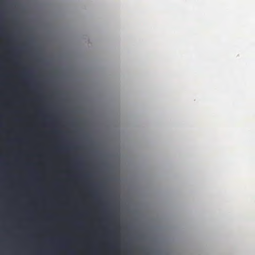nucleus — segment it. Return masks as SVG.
<instances>
[{"instance_id":"nucleus-1","label":"nucleus","mask_w":255,"mask_h":255,"mask_svg":"<svg viewBox=\"0 0 255 255\" xmlns=\"http://www.w3.org/2000/svg\"><path fill=\"white\" fill-rule=\"evenodd\" d=\"M127 229H128V226L127 227L126 221H125V241H124V255H128V232L127 233Z\"/></svg>"},{"instance_id":"nucleus-2","label":"nucleus","mask_w":255,"mask_h":255,"mask_svg":"<svg viewBox=\"0 0 255 255\" xmlns=\"http://www.w3.org/2000/svg\"><path fill=\"white\" fill-rule=\"evenodd\" d=\"M129 174V158L128 157V175Z\"/></svg>"},{"instance_id":"nucleus-3","label":"nucleus","mask_w":255,"mask_h":255,"mask_svg":"<svg viewBox=\"0 0 255 255\" xmlns=\"http://www.w3.org/2000/svg\"><path fill=\"white\" fill-rule=\"evenodd\" d=\"M129 255V244L128 243V255Z\"/></svg>"}]
</instances>
